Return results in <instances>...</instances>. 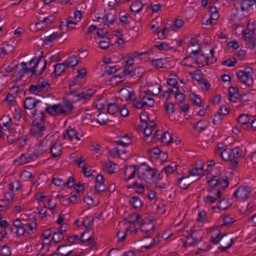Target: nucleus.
Returning a JSON list of instances; mask_svg holds the SVG:
<instances>
[{
  "label": "nucleus",
  "instance_id": "3c124183",
  "mask_svg": "<svg viewBox=\"0 0 256 256\" xmlns=\"http://www.w3.org/2000/svg\"><path fill=\"white\" fill-rule=\"evenodd\" d=\"M162 90V87L160 86L158 83H155L151 86V90L154 95L157 96L160 93Z\"/></svg>",
  "mask_w": 256,
  "mask_h": 256
},
{
  "label": "nucleus",
  "instance_id": "f8f14e48",
  "mask_svg": "<svg viewBox=\"0 0 256 256\" xmlns=\"http://www.w3.org/2000/svg\"><path fill=\"white\" fill-rule=\"evenodd\" d=\"M62 144L60 142L57 141L56 139L55 140L52 146L49 149L53 157L60 156L62 153Z\"/></svg>",
  "mask_w": 256,
  "mask_h": 256
},
{
  "label": "nucleus",
  "instance_id": "1a4fd4ad",
  "mask_svg": "<svg viewBox=\"0 0 256 256\" xmlns=\"http://www.w3.org/2000/svg\"><path fill=\"white\" fill-rule=\"evenodd\" d=\"M220 244V246L218 247V249L224 252L232 246L233 244V238L228 234H222L221 236Z\"/></svg>",
  "mask_w": 256,
  "mask_h": 256
},
{
  "label": "nucleus",
  "instance_id": "49530a36",
  "mask_svg": "<svg viewBox=\"0 0 256 256\" xmlns=\"http://www.w3.org/2000/svg\"><path fill=\"white\" fill-rule=\"evenodd\" d=\"M0 256H10L11 251L8 246L6 245L4 246L0 249Z\"/></svg>",
  "mask_w": 256,
  "mask_h": 256
},
{
  "label": "nucleus",
  "instance_id": "5fc2aeb1",
  "mask_svg": "<svg viewBox=\"0 0 256 256\" xmlns=\"http://www.w3.org/2000/svg\"><path fill=\"white\" fill-rule=\"evenodd\" d=\"M134 68L132 66L125 65L124 73L125 76H133Z\"/></svg>",
  "mask_w": 256,
  "mask_h": 256
},
{
  "label": "nucleus",
  "instance_id": "4be33fe9",
  "mask_svg": "<svg viewBox=\"0 0 256 256\" xmlns=\"http://www.w3.org/2000/svg\"><path fill=\"white\" fill-rule=\"evenodd\" d=\"M38 86L40 88V91L44 92L50 88V84L48 80H45L43 78H40L38 82Z\"/></svg>",
  "mask_w": 256,
  "mask_h": 256
},
{
  "label": "nucleus",
  "instance_id": "ddd939ff",
  "mask_svg": "<svg viewBox=\"0 0 256 256\" xmlns=\"http://www.w3.org/2000/svg\"><path fill=\"white\" fill-rule=\"evenodd\" d=\"M192 180L189 178V176L182 177L178 179L177 185L181 189H186L192 183Z\"/></svg>",
  "mask_w": 256,
  "mask_h": 256
},
{
  "label": "nucleus",
  "instance_id": "412c9836",
  "mask_svg": "<svg viewBox=\"0 0 256 256\" xmlns=\"http://www.w3.org/2000/svg\"><path fill=\"white\" fill-rule=\"evenodd\" d=\"M96 90L90 88L86 92H81V95L78 96L79 98H82L84 102L90 100L93 95L96 93Z\"/></svg>",
  "mask_w": 256,
  "mask_h": 256
},
{
  "label": "nucleus",
  "instance_id": "f03ea898",
  "mask_svg": "<svg viewBox=\"0 0 256 256\" xmlns=\"http://www.w3.org/2000/svg\"><path fill=\"white\" fill-rule=\"evenodd\" d=\"M156 172V169L150 168L146 164H142V167L138 168L137 176L139 179H142L148 183L152 180Z\"/></svg>",
  "mask_w": 256,
  "mask_h": 256
},
{
  "label": "nucleus",
  "instance_id": "f257e3e1",
  "mask_svg": "<svg viewBox=\"0 0 256 256\" xmlns=\"http://www.w3.org/2000/svg\"><path fill=\"white\" fill-rule=\"evenodd\" d=\"M74 106L70 101H66L63 104H61L50 105L48 114L52 116L60 114L68 115L72 110Z\"/></svg>",
  "mask_w": 256,
  "mask_h": 256
},
{
  "label": "nucleus",
  "instance_id": "6e6d98bb",
  "mask_svg": "<svg viewBox=\"0 0 256 256\" xmlns=\"http://www.w3.org/2000/svg\"><path fill=\"white\" fill-rule=\"evenodd\" d=\"M140 100H136L135 98V97L132 100V105L135 106L136 108L138 109H141L142 108L145 104H144L142 98H140Z\"/></svg>",
  "mask_w": 256,
  "mask_h": 256
},
{
  "label": "nucleus",
  "instance_id": "6ab92c4d",
  "mask_svg": "<svg viewBox=\"0 0 256 256\" xmlns=\"http://www.w3.org/2000/svg\"><path fill=\"white\" fill-rule=\"evenodd\" d=\"M256 2V0H242L240 3L241 10L242 11H248L250 8Z\"/></svg>",
  "mask_w": 256,
  "mask_h": 256
},
{
  "label": "nucleus",
  "instance_id": "4d7b16f0",
  "mask_svg": "<svg viewBox=\"0 0 256 256\" xmlns=\"http://www.w3.org/2000/svg\"><path fill=\"white\" fill-rule=\"evenodd\" d=\"M237 60L235 58H232V59L230 58L227 60H224L222 62V64L223 65H226L228 66H233L236 64Z\"/></svg>",
  "mask_w": 256,
  "mask_h": 256
},
{
  "label": "nucleus",
  "instance_id": "37998d69",
  "mask_svg": "<svg viewBox=\"0 0 256 256\" xmlns=\"http://www.w3.org/2000/svg\"><path fill=\"white\" fill-rule=\"evenodd\" d=\"M21 187L20 182L18 180H14L11 182L8 185V189L11 192H14L15 190L16 191L18 190Z\"/></svg>",
  "mask_w": 256,
  "mask_h": 256
},
{
  "label": "nucleus",
  "instance_id": "f3484780",
  "mask_svg": "<svg viewBox=\"0 0 256 256\" xmlns=\"http://www.w3.org/2000/svg\"><path fill=\"white\" fill-rule=\"evenodd\" d=\"M37 100L32 97H28L26 98L24 101V106L26 109L32 110L36 106Z\"/></svg>",
  "mask_w": 256,
  "mask_h": 256
},
{
  "label": "nucleus",
  "instance_id": "ea45409f",
  "mask_svg": "<svg viewBox=\"0 0 256 256\" xmlns=\"http://www.w3.org/2000/svg\"><path fill=\"white\" fill-rule=\"evenodd\" d=\"M118 110V105L116 103H110L108 104L107 110L110 114H113Z\"/></svg>",
  "mask_w": 256,
  "mask_h": 256
},
{
  "label": "nucleus",
  "instance_id": "a211bd4d",
  "mask_svg": "<svg viewBox=\"0 0 256 256\" xmlns=\"http://www.w3.org/2000/svg\"><path fill=\"white\" fill-rule=\"evenodd\" d=\"M243 38L246 42V45L252 42L256 39L254 36V30L248 29L246 30L243 36Z\"/></svg>",
  "mask_w": 256,
  "mask_h": 256
},
{
  "label": "nucleus",
  "instance_id": "2f4dec72",
  "mask_svg": "<svg viewBox=\"0 0 256 256\" xmlns=\"http://www.w3.org/2000/svg\"><path fill=\"white\" fill-rule=\"evenodd\" d=\"M230 206L228 202V199L224 198L222 200L218 201L217 204V208L220 210H225Z\"/></svg>",
  "mask_w": 256,
  "mask_h": 256
},
{
  "label": "nucleus",
  "instance_id": "0eeeda50",
  "mask_svg": "<svg viewBox=\"0 0 256 256\" xmlns=\"http://www.w3.org/2000/svg\"><path fill=\"white\" fill-rule=\"evenodd\" d=\"M250 191L251 188L248 186H239L234 192L233 196L239 200H244L248 198Z\"/></svg>",
  "mask_w": 256,
  "mask_h": 256
},
{
  "label": "nucleus",
  "instance_id": "c03bdc74",
  "mask_svg": "<svg viewBox=\"0 0 256 256\" xmlns=\"http://www.w3.org/2000/svg\"><path fill=\"white\" fill-rule=\"evenodd\" d=\"M237 120L240 124L244 125L249 123L250 119L248 115L242 114L238 117Z\"/></svg>",
  "mask_w": 256,
  "mask_h": 256
},
{
  "label": "nucleus",
  "instance_id": "0e129e2a",
  "mask_svg": "<svg viewBox=\"0 0 256 256\" xmlns=\"http://www.w3.org/2000/svg\"><path fill=\"white\" fill-rule=\"evenodd\" d=\"M194 234H192L190 237H188L186 238V240L184 242V246H192L194 244Z\"/></svg>",
  "mask_w": 256,
  "mask_h": 256
},
{
  "label": "nucleus",
  "instance_id": "c756f323",
  "mask_svg": "<svg viewBox=\"0 0 256 256\" xmlns=\"http://www.w3.org/2000/svg\"><path fill=\"white\" fill-rule=\"evenodd\" d=\"M62 36V32L58 33V32H53L50 36H46L44 38V42L46 44H50V42L57 38H60Z\"/></svg>",
  "mask_w": 256,
  "mask_h": 256
},
{
  "label": "nucleus",
  "instance_id": "864d4df0",
  "mask_svg": "<svg viewBox=\"0 0 256 256\" xmlns=\"http://www.w3.org/2000/svg\"><path fill=\"white\" fill-rule=\"evenodd\" d=\"M108 119L105 114H99L98 115L97 122L100 124H106Z\"/></svg>",
  "mask_w": 256,
  "mask_h": 256
},
{
  "label": "nucleus",
  "instance_id": "8fccbe9b",
  "mask_svg": "<svg viewBox=\"0 0 256 256\" xmlns=\"http://www.w3.org/2000/svg\"><path fill=\"white\" fill-rule=\"evenodd\" d=\"M204 173V169L203 168H192L189 171V174L190 176H200L203 174Z\"/></svg>",
  "mask_w": 256,
  "mask_h": 256
},
{
  "label": "nucleus",
  "instance_id": "bb28decb",
  "mask_svg": "<svg viewBox=\"0 0 256 256\" xmlns=\"http://www.w3.org/2000/svg\"><path fill=\"white\" fill-rule=\"evenodd\" d=\"M166 60L164 58H158L157 60H151L152 64L156 68H166L165 62Z\"/></svg>",
  "mask_w": 256,
  "mask_h": 256
},
{
  "label": "nucleus",
  "instance_id": "5701e85b",
  "mask_svg": "<svg viewBox=\"0 0 256 256\" xmlns=\"http://www.w3.org/2000/svg\"><path fill=\"white\" fill-rule=\"evenodd\" d=\"M130 203L132 208L136 210H139L142 205L140 199L136 196H133L131 198Z\"/></svg>",
  "mask_w": 256,
  "mask_h": 256
},
{
  "label": "nucleus",
  "instance_id": "7ed1b4c3",
  "mask_svg": "<svg viewBox=\"0 0 256 256\" xmlns=\"http://www.w3.org/2000/svg\"><path fill=\"white\" fill-rule=\"evenodd\" d=\"M254 72L250 68H246L244 70H240L236 73V76L240 82L248 87L254 84V80L252 74Z\"/></svg>",
  "mask_w": 256,
  "mask_h": 256
},
{
  "label": "nucleus",
  "instance_id": "13d9d810",
  "mask_svg": "<svg viewBox=\"0 0 256 256\" xmlns=\"http://www.w3.org/2000/svg\"><path fill=\"white\" fill-rule=\"evenodd\" d=\"M165 108L168 114H172L174 112V105L171 102H166L165 104Z\"/></svg>",
  "mask_w": 256,
  "mask_h": 256
},
{
  "label": "nucleus",
  "instance_id": "4c0bfd02",
  "mask_svg": "<svg viewBox=\"0 0 256 256\" xmlns=\"http://www.w3.org/2000/svg\"><path fill=\"white\" fill-rule=\"evenodd\" d=\"M1 48L4 55L10 54L14 50V47L7 42L4 43Z\"/></svg>",
  "mask_w": 256,
  "mask_h": 256
},
{
  "label": "nucleus",
  "instance_id": "20e7f679",
  "mask_svg": "<svg viewBox=\"0 0 256 256\" xmlns=\"http://www.w3.org/2000/svg\"><path fill=\"white\" fill-rule=\"evenodd\" d=\"M50 104H48L44 101L38 100L36 106L34 107V110L31 113L32 116H36L35 120L44 122V112L48 114V109Z\"/></svg>",
  "mask_w": 256,
  "mask_h": 256
},
{
  "label": "nucleus",
  "instance_id": "393cba45",
  "mask_svg": "<svg viewBox=\"0 0 256 256\" xmlns=\"http://www.w3.org/2000/svg\"><path fill=\"white\" fill-rule=\"evenodd\" d=\"M178 166V164H177L175 162H172L170 165L164 167L162 172L164 171L167 175L172 174L177 170Z\"/></svg>",
  "mask_w": 256,
  "mask_h": 256
},
{
  "label": "nucleus",
  "instance_id": "b1692460",
  "mask_svg": "<svg viewBox=\"0 0 256 256\" xmlns=\"http://www.w3.org/2000/svg\"><path fill=\"white\" fill-rule=\"evenodd\" d=\"M118 144L126 147L130 145L131 143V140L128 135L126 134L120 138L116 142Z\"/></svg>",
  "mask_w": 256,
  "mask_h": 256
},
{
  "label": "nucleus",
  "instance_id": "e433bc0d",
  "mask_svg": "<svg viewBox=\"0 0 256 256\" xmlns=\"http://www.w3.org/2000/svg\"><path fill=\"white\" fill-rule=\"evenodd\" d=\"M139 126L141 128L144 130V134L146 137L151 135L153 128L148 126V123H142Z\"/></svg>",
  "mask_w": 256,
  "mask_h": 256
},
{
  "label": "nucleus",
  "instance_id": "f704fd0d",
  "mask_svg": "<svg viewBox=\"0 0 256 256\" xmlns=\"http://www.w3.org/2000/svg\"><path fill=\"white\" fill-rule=\"evenodd\" d=\"M64 64L66 66V68L73 67L76 65L78 63V60H76L74 56H71L68 60H64Z\"/></svg>",
  "mask_w": 256,
  "mask_h": 256
},
{
  "label": "nucleus",
  "instance_id": "bf43d9fd",
  "mask_svg": "<svg viewBox=\"0 0 256 256\" xmlns=\"http://www.w3.org/2000/svg\"><path fill=\"white\" fill-rule=\"evenodd\" d=\"M193 60L194 58L192 56H186L182 60V64L184 66H191V65L193 64Z\"/></svg>",
  "mask_w": 256,
  "mask_h": 256
},
{
  "label": "nucleus",
  "instance_id": "09e8293b",
  "mask_svg": "<svg viewBox=\"0 0 256 256\" xmlns=\"http://www.w3.org/2000/svg\"><path fill=\"white\" fill-rule=\"evenodd\" d=\"M206 126L205 122L203 120H200L194 126V129L198 132H200L206 128Z\"/></svg>",
  "mask_w": 256,
  "mask_h": 256
},
{
  "label": "nucleus",
  "instance_id": "473e14b6",
  "mask_svg": "<svg viewBox=\"0 0 256 256\" xmlns=\"http://www.w3.org/2000/svg\"><path fill=\"white\" fill-rule=\"evenodd\" d=\"M30 94H34L36 95L40 96L41 93H43L42 91H40V88L38 84H32L29 86L27 90Z\"/></svg>",
  "mask_w": 256,
  "mask_h": 256
},
{
  "label": "nucleus",
  "instance_id": "9d476101",
  "mask_svg": "<svg viewBox=\"0 0 256 256\" xmlns=\"http://www.w3.org/2000/svg\"><path fill=\"white\" fill-rule=\"evenodd\" d=\"M72 252L71 245L65 244L58 246L56 252L53 254H54V256H70Z\"/></svg>",
  "mask_w": 256,
  "mask_h": 256
},
{
  "label": "nucleus",
  "instance_id": "774afa93",
  "mask_svg": "<svg viewBox=\"0 0 256 256\" xmlns=\"http://www.w3.org/2000/svg\"><path fill=\"white\" fill-rule=\"evenodd\" d=\"M223 221H224V226L230 225L234 222V218L228 215L226 216L224 218Z\"/></svg>",
  "mask_w": 256,
  "mask_h": 256
},
{
  "label": "nucleus",
  "instance_id": "dca6fc26",
  "mask_svg": "<svg viewBox=\"0 0 256 256\" xmlns=\"http://www.w3.org/2000/svg\"><path fill=\"white\" fill-rule=\"evenodd\" d=\"M120 93L122 98L126 100H132L135 97L134 93L132 92H130L126 88H122L120 90Z\"/></svg>",
  "mask_w": 256,
  "mask_h": 256
},
{
  "label": "nucleus",
  "instance_id": "58836bf2",
  "mask_svg": "<svg viewBox=\"0 0 256 256\" xmlns=\"http://www.w3.org/2000/svg\"><path fill=\"white\" fill-rule=\"evenodd\" d=\"M116 19V12L112 10L106 16V21L109 24H112Z\"/></svg>",
  "mask_w": 256,
  "mask_h": 256
},
{
  "label": "nucleus",
  "instance_id": "a878e982",
  "mask_svg": "<svg viewBox=\"0 0 256 256\" xmlns=\"http://www.w3.org/2000/svg\"><path fill=\"white\" fill-rule=\"evenodd\" d=\"M154 228V225L151 222L143 223L140 227L141 231L145 233H150L152 232Z\"/></svg>",
  "mask_w": 256,
  "mask_h": 256
},
{
  "label": "nucleus",
  "instance_id": "680f3d73",
  "mask_svg": "<svg viewBox=\"0 0 256 256\" xmlns=\"http://www.w3.org/2000/svg\"><path fill=\"white\" fill-rule=\"evenodd\" d=\"M156 46L160 50H169L173 48L170 44L164 42H162L160 44H158L156 45Z\"/></svg>",
  "mask_w": 256,
  "mask_h": 256
},
{
  "label": "nucleus",
  "instance_id": "423d86ee",
  "mask_svg": "<svg viewBox=\"0 0 256 256\" xmlns=\"http://www.w3.org/2000/svg\"><path fill=\"white\" fill-rule=\"evenodd\" d=\"M42 122L34 120V122L36 124L30 130V133L36 139L42 137L44 134V132L46 130V127L42 124Z\"/></svg>",
  "mask_w": 256,
  "mask_h": 256
},
{
  "label": "nucleus",
  "instance_id": "79ce46f5",
  "mask_svg": "<svg viewBox=\"0 0 256 256\" xmlns=\"http://www.w3.org/2000/svg\"><path fill=\"white\" fill-rule=\"evenodd\" d=\"M32 156L28 154H22L19 157L20 164H24L30 161Z\"/></svg>",
  "mask_w": 256,
  "mask_h": 256
},
{
  "label": "nucleus",
  "instance_id": "c9c22d12",
  "mask_svg": "<svg viewBox=\"0 0 256 256\" xmlns=\"http://www.w3.org/2000/svg\"><path fill=\"white\" fill-rule=\"evenodd\" d=\"M140 218V216L136 214H133L130 215L128 218H127L126 220L128 221V222L130 224H136L140 223L139 219Z\"/></svg>",
  "mask_w": 256,
  "mask_h": 256
},
{
  "label": "nucleus",
  "instance_id": "72a5a7b5",
  "mask_svg": "<svg viewBox=\"0 0 256 256\" xmlns=\"http://www.w3.org/2000/svg\"><path fill=\"white\" fill-rule=\"evenodd\" d=\"M128 188H136L137 193L142 194L144 191V186L142 184H139L137 181L134 182Z\"/></svg>",
  "mask_w": 256,
  "mask_h": 256
},
{
  "label": "nucleus",
  "instance_id": "a19ab883",
  "mask_svg": "<svg viewBox=\"0 0 256 256\" xmlns=\"http://www.w3.org/2000/svg\"><path fill=\"white\" fill-rule=\"evenodd\" d=\"M64 238L63 234L62 232H54L52 239L56 242H59Z\"/></svg>",
  "mask_w": 256,
  "mask_h": 256
},
{
  "label": "nucleus",
  "instance_id": "603ef678",
  "mask_svg": "<svg viewBox=\"0 0 256 256\" xmlns=\"http://www.w3.org/2000/svg\"><path fill=\"white\" fill-rule=\"evenodd\" d=\"M210 56H206L204 54H202V56L205 58L206 64H212L216 60V59L212 57L214 53V50H210Z\"/></svg>",
  "mask_w": 256,
  "mask_h": 256
},
{
  "label": "nucleus",
  "instance_id": "39448f33",
  "mask_svg": "<svg viewBox=\"0 0 256 256\" xmlns=\"http://www.w3.org/2000/svg\"><path fill=\"white\" fill-rule=\"evenodd\" d=\"M30 65L34 64L32 68V74H40L46 68V60L42 56H38L32 58L30 62Z\"/></svg>",
  "mask_w": 256,
  "mask_h": 256
},
{
  "label": "nucleus",
  "instance_id": "a18cd8bd",
  "mask_svg": "<svg viewBox=\"0 0 256 256\" xmlns=\"http://www.w3.org/2000/svg\"><path fill=\"white\" fill-rule=\"evenodd\" d=\"M116 164L111 161H109L108 162H106L104 164V168L106 170L109 174H112L115 172H114V166Z\"/></svg>",
  "mask_w": 256,
  "mask_h": 256
},
{
  "label": "nucleus",
  "instance_id": "e2e57ef3",
  "mask_svg": "<svg viewBox=\"0 0 256 256\" xmlns=\"http://www.w3.org/2000/svg\"><path fill=\"white\" fill-rule=\"evenodd\" d=\"M30 72H32V68L22 66L21 70L18 72V74H19V78L22 79V77L24 74L27 73L28 74Z\"/></svg>",
  "mask_w": 256,
  "mask_h": 256
},
{
  "label": "nucleus",
  "instance_id": "de8ad7c7",
  "mask_svg": "<svg viewBox=\"0 0 256 256\" xmlns=\"http://www.w3.org/2000/svg\"><path fill=\"white\" fill-rule=\"evenodd\" d=\"M52 232L50 229H48L44 230L42 232V236L44 237L42 243L46 244H48L49 239L51 236Z\"/></svg>",
  "mask_w": 256,
  "mask_h": 256
},
{
  "label": "nucleus",
  "instance_id": "6e6552de",
  "mask_svg": "<svg viewBox=\"0 0 256 256\" xmlns=\"http://www.w3.org/2000/svg\"><path fill=\"white\" fill-rule=\"evenodd\" d=\"M56 139V138L54 134H48L46 135L44 138L39 144L40 146L42 148L41 150L46 152L49 150Z\"/></svg>",
  "mask_w": 256,
  "mask_h": 256
},
{
  "label": "nucleus",
  "instance_id": "c85d7f7f",
  "mask_svg": "<svg viewBox=\"0 0 256 256\" xmlns=\"http://www.w3.org/2000/svg\"><path fill=\"white\" fill-rule=\"evenodd\" d=\"M67 68L66 66L64 64V62L56 64L54 66V74L56 76H60Z\"/></svg>",
  "mask_w": 256,
  "mask_h": 256
},
{
  "label": "nucleus",
  "instance_id": "4468645a",
  "mask_svg": "<svg viewBox=\"0 0 256 256\" xmlns=\"http://www.w3.org/2000/svg\"><path fill=\"white\" fill-rule=\"evenodd\" d=\"M64 139H68L71 142L74 140H80L78 135L77 132L73 129L68 130H66V132L64 134Z\"/></svg>",
  "mask_w": 256,
  "mask_h": 256
},
{
  "label": "nucleus",
  "instance_id": "69168bd1",
  "mask_svg": "<svg viewBox=\"0 0 256 256\" xmlns=\"http://www.w3.org/2000/svg\"><path fill=\"white\" fill-rule=\"evenodd\" d=\"M140 120L141 121V124L142 123H148L149 120V115L146 112H143L140 115Z\"/></svg>",
  "mask_w": 256,
  "mask_h": 256
},
{
  "label": "nucleus",
  "instance_id": "7c9ffc66",
  "mask_svg": "<svg viewBox=\"0 0 256 256\" xmlns=\"http://www.w3.org/2000/svg\"><path fill=\"white\" fill-rule=\"evenodd\" d=\"M142 8V4L139 1H136L130 6V10L136 14L139 12Z\"/></svg>",
  "mask_w": 256,
  "mask_h": 256
},
{
  "label": "nucleus",
  "instance_id": "aec40b11",
  "mask_svg": "<svg viewBox=\"0 0 256 256\" xmlns=\"http://www.w3.org/2000/svg\"><path fill=\"white\" fill-rule=\"evenodd\" d=\"M146 54V52H141L140 54H138V52H131L128 55V59L126 62V65L132 66H133L134 64V58H135L138 57L140 56H142L144 54Z\"/></svg>",
  "mask_w": 256,
  "mask_h": 256
},
{
  "label": "nucleus",
  "instance_id": "052dcab7",
  "mask_svg": "<svg viewBox=\"0 0 256 256\" xmlns=\"http://www.w3.org/2000/svg\"><path fill=\"white\" fill-rule=\"evenodd\" d=\"M90 238L91 236L90 234L88 232H83L80 237V240L82 243H84L85 242L90 240Z\"/></svg>",
  "mask_w": 256,
  "mask_h": 256
},
{
  "label": "nucleus",
  "instance_id": "338daca9",
  "mask_svg": "<svg viewBox=\"0 0 256 256\" xmlns=\"http://www.w3.org/2000/svg\"><path fill=\"white\" fill-rule=\"evenodd\" d=\"M174 96L176 100L179 102H182L184 101L186 98V96L181 92H176Z\"/></svg>",
  "mask_w": 256,
  "mask_h": 256
},
{
  "label": "nucleus",
  "instance_id": "2eb2a0df",
  "mask_svg": "<svg viewBox=\"0 0 256 256\" xmlns=\"http://www.w3.org/2000/svg\"><path fill=\"white\" fill-rule=\"evenodd\" d=\"M140 98H142L143 102L146 106L152 107L154 106V100L146 92H144L143 94H142Z\"/></svg>",
  "mask_w": 256,
  "mask_h": 256
},
{
  "label": "nucleus",
  "instance_id": "9b49d317",
  "mask_svg": "<svg viewBox=\"0 0 256 256\" xmlns=\"http://www.w3.org/2000/svg\"><path fill=\"white\" fill-rule=\"evenodd\" d=\"M238 150L239 147H235L232 149L226 148L222 150L220 154L224 160L230 161V152H235V154L237 155L240 154Z\"/></svg>",
  "mask_w": 256,
  "mask_h": 256
},
{
  "label": "nucleus",
  "instance_id": "cd10ccee",
  "mask_svg": "<svg viewBox=\"0 0 256 256\" xmlns=\"http://www.w3.org/2000/svg\"><path fill=\"white\" fill-rule=\"evenodd\" d=\"M221 236L222 235H220V232L219 230L214 231L210 236V242L214 244H216L220 243Z\"/></svg>",
  "mask_w": 256,
  "mask_h": 256
}]
</instances>
